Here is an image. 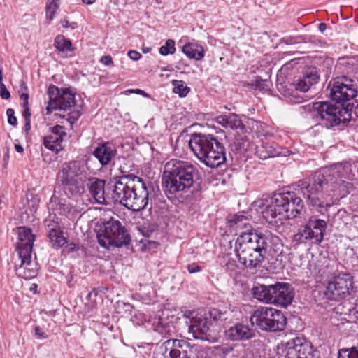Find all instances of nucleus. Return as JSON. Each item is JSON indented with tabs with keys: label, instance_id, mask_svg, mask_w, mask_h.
Returning <instances> with one entry per match:
<instances>
[{
	"label": "nucleus",
	"instance_id": "obj_22",
	"mask_svg": "<svg viewBox=\"0 0 358 358\" xmlns=\"http://www.w3.org/2000/svg\"><path fill=\"white\" fill-rule=\"evenodd\" d=\"M305 227L313 238V243H320L324 238V234L327 228V222L324 220L319 219L316 216H311L306 224Z\"/></svg>",
	"mask_w": 358,
	"mask_h": 358
},
{
	"label": "nucleus",
	"instance_id": "obj_41",
	"mask_svg": "<svg viewBox=\"0 0 358 358\" xmlns=\"http://www.w3.org/2000/svg\"><path fill=\"white\" fill-rule=\"evenodd\" d=\"M58 0H48L46 6V17L52 20L54 18L55 14L58 8Z\"/></svg>",
	"mask_w": 358,
	"mask_h": 358
},
{
	"label": "nucleus",
	"instance_id": "obj_30",
	"mask_svg": "<svg viewBox=\"0 0 358 358\" xmlns=\"http://www.w3.org/2000/svg\"><path fill=\"white\" fill-rule=\"evenodd\" d=\"M263 236L268 237V248L269 247V252L272 256H278L282 252V243L278 236H273L270 233L262 234Z\"/></svg>",
	"mask_w": 358,
	"mask_h": 358
},
{
	"label": "nucleus",
	"instance_id": "obj_13",
	"mask_svg": "<svg viewBox=\"0 0 358 358\" xmlns=\"http://www.w3.org/2000/svg\"><path fill=\"white\" fill-rule=\"evenodd\" d=\"M330 97L337 103H343L353 99L357 95V86L354 80L345 76L337 78L333 83Z\"/></svg>",
	"mask_w": 358,
	"mask_h": 358
},
{
	"label": "nucleus",
	"instance_id": "obj_4",
	"mask_svg": "<svg viewBox=\"0 0 358 358\" xmlns=\"http://www.w3.org/2000/svg\"><path fill=\"white\" fill-rule=\"evenodd\" d=\"M268 237L254 229L242 231L238 236L235 251L240 264L246 268H255L265 259L268 250Z\"/></svg>",
	"mask_w": 358,
	"mask_h": 358
},
{
	"label": "nucleus",
	"instance_id": "obj_8",
	"mask_svg": "<svg viewBox=\"0 0 358 358\" xmlns=\"http://www.w3.org/2000/svg\"><path fill=\"white\" fill-rule=\"evenodd\" d=\"M250 322L262 330L277 331L284 329L287 318L281 310L271 307H259L252 314Z\"/></svg>",
	"mask_w": 358,
	"mask_h": 358
},
{
	"label": "nucleus",
	"instance_id": "obj_54",
	"mask_svg": "<svg viewBox=\"0 0 358 358\" xmlns=\"http://www.w3.org/2000/svg\"><path fill=\"white\" fill-rule=\"evenodd\" d=\"M122 305L123 308L124 309L125 312H128L129 313H131L133 306L130 303H122Z\"/></svg>",
	"mask_w": 358,
	"mask_h": 358
},
{
	"label": "nucleus",
	"instance_id": "obj_31",
	"mask_svg": "<svg viewBox=\"0 0 358 358\" xmlns=\"http://www.w3.org/2000/svg\"><path fill=\"white\" fill-rule=\"evenodd\" d=\"M54 47L59 52L67 55L73 48L71 41L63 35H57L54 40Z\"/></svg>",
	"mask_w": 358,
	"mask_h": 358
},
{
	"label": "nucleus",
	"instance_id": "obj_3",
	"mask_svg": "<svg viewBox=\"0 0 358 358\" xmlns=\"http://www.w3.org/2000/svg\"><path fill=\"white\" fill-rule=\"evenodd\" d=\"M197 169L187 161L171 159L166 163L162 178L164 192L169 199L189 192Z\"/></svg>",
	"mask_w": 358,
	"mask_h": 358
},
{
	"label": "nucleus",
	"instance_id": "obj_45",
	"mask_svg": "<svg viewBox=\"0 0 358 358\" xmlns=\"http://www.w3.org/2000/svg\"><path fill=\"white\" fill-rule=\"evenodd\" d=\"M0 96L3 99H8L10 97V92L8 90L4 84L0 85Z\"/></svg>",
	"mask_w": 358,
	"mask_h": 358
},
{
	"label": "nucleus",
	"instance_id": "obj_51",
	"mask_svg": "<svg viewBox=\"0 0 358 358\" xmlns=\"http://www.w3.org/2000/svg\"><path fill=\"white\" fill-rule=\"evenodd\" d=\"M127 92L130 94L134 93V94H141V95L143 96L144 97H150V95L148 93H146L145 91H143L141 89H131V90H128Z\"/></svg>",
	"mask_w": 358,
	"mask_h": 358
},
{
	"label": "nucleus",
	"instance_id": "obj_2",
	"mask_svg": "<svg viewBox=\"0 0 358 358\" xmlns=\"http://www.w3.org/2000/svg\"><path fill=\"white\" fill-rule=\"evenodd\" d=\"M335 172L329 168L320 169L308 180L298 181L296 190L306 199L308 205L324 208L328 206L326 201L331 199L337 189Z\"/></svg>",
	"mask_w": 358,
	"mask_h": 358
},
{
	"label": "nucleus",
	"instance_id": "obj_39",
	"mask_svg": "<svg viewBox=\"0 0 358 358\" xmlns=\"http://www.w3.org/2000/svg\"><path fill=\"white\" fill-rule=\"evenodd\" d=\"M338 358H358V345L341 350Z\"/></svg>",
	"mask_w": 358,
	"mask_h": 358
},
{
	"label": "nucleus",
	"instance_id": "obj_21",
	"mask_svg": "<svg viewBox=\"0 0 358 358\" xmlns=\"http://www.w3.org/2000/svg\"><path fill=\"white\" fill-rule=\"evenodd\" d=\"M66 136L65 128L61 125H56L51 129V133L44 138V145L57 153L63 148V138Z\"/></svg>",
	"mask_w": 358,
	"mask_h": 358
},
{
	"label": "nucleus",
	"instance_id": "obj_12",
	"mask_svg": "<svg viewBox=\"0 0 358 358\" xmlns=\"http://www.w3.org/2000/svg\"><path fill=\"white\" fill-rule=\"evenodd\" d=\"M188 320L185 323L188 324V331L192 334L196 339L214 341V337L210 334V327L212 325V317H210V312L201 310L199 312L189 311L184 315Z\"/></svg>",
	"mask_w": 358,
	"mask_h": 358
},
{
	"label": "nucleus",
	"instance_id": "obj_5",
	"mask_svg": "<svg viewBox=\"0 0 358 358\" xmlns=\"http://www.w3.org/2000/svg\"><path fill=\"white\" fill-rule=\"evenodd\" d=\"M112 199L129 210L140 211L148 205L149 193L145 182L136 176L122 178L112 187Z\"/></svg>",
	"mask_w": 358,
	"mask_h": 358
},
{
	"label": "nucleus",
	"instance_id": "obj_55",
	"mask_svg": "<svg viewBox=\"0 0 358 358\" xmlns=\"http://www.w3.org/2000/svg\"><path fill=\"white\" fill-rule=\"evenodd\" d=\"M96 295H97V293L96 292H94V291L90 292L86 296V300L90 301L91 300V299L92 298V296H96Z\"/></svg>",
	"mask_w": 358,
	"mask_h": 358
},
{
	"label": "nucleus",
	"instance_id": "obj_50",
	"mask_svg": "<svg viewBox=\"0 0 358 358\" xmlns=\"http://www.w3.org/2000/svg\"><path fill=\"white\" fill-rule=\"evenodd\" d=\"M127 55L133 61H138L141 57V55L136 50H129Z\"/></svg>",
	"mask_w": 358,
	"mask_h": 358
},
{
	"label": "nucleus",
	"instance_id": "obj_1",
	"mask_svg": "<svg viewBox=\"0 0 358 358\" xmlns=\"http://www.w3.org/2000/svg\"><path fill=\"white\" fill-rule=\"evenodd\" d=\"M57 181L63 186L65 193L78 197L85 192L86 182L90 195L99 204L109 203L110 197L105 192V181L91 176L86 161L72 160L61 165L57 174Z\"/></svg>",
	"mask_w": 358,
	"mask_h": 358
},
{
	"label": "nucleus",
	"instance_id": "obj_27",
	"mask_svg": "<svg viewBox=\"0 0 358 358\" xmlns=\"http://www.w3.org/2000/svg\"><path fill=\"white\" fill-rule=\"evenodd\" d=\"M182 52L189 59L201 60L204 57L205 51L203 48L195 43H187L182 49Z\"/></svg>",
	"mask_w": 358,
	"mask_h": 358
},
{
	"label": "nucleus",
	"instance_id": "obj_6",
	"mask_svg": "<svg viewBox=\"0 0 358 358\" xmlns=\"http://www.w3.org/2000/svg\"><path fill=\"white\" fill-rule=\"evenodd\" d=\"M48 94L49 101L45 108L46 115L55 112L54 116L64 118L67 115L66 120L71 124L78 120L80 115V113H71V109L76 104L74 93L69 89L60 90L57 87L50 85L48 90Z\"/></svg>",
	"mask_w": 358,
	"mask_h": 358
},
{
	"label": "nucleus",
	"instance_id": "obj_42",
	"mask_svg": "<svg viewBox=\"0 0 358 358\" xmlns=\"http://www.w3.org/2000/svg\"><path fill=\"white\" fill-rule=\"evenodd\" d=\"M28 94L24 92V118L25 119V127L26 130L30 129V117L31 113L29 111V109L27 107L28 103Z\"/></svg>",
	"mask_w": 358,
	"mask_h": 358
},
{
	"label": "nucleus",
	"instance_id": "obj_33",
	"mask_svg": "<svg viewBox=\"0 0 358 358\" xmlns=\"http://www.w3.org/2000/svg\"><path fill=\"white\" fill-rule=\"evenodd\" d=\"M248 218L243 215H234L232 218L229 219L228 222L229 226L236 229H245L243 231H247L252 227L248 224L246 221Z\"/></svg>",
	"mask_w": 358,
	"mask_h": 358
},
{
	"label": "nucleus",
	"instance_id": "obj_60",
	"mask_svg": "<svg viewBox=\"0 0 358 358\" xmlns=\"http://www.w3.org/2000/svg\"><path fill=\"white\" fill-rule=\"evenodd\" d=\"M2 81H3V72H2V70L0 69V85L3 84Z\"/></svg>",
	"mask_w": 358,
	"mask_h": 358
},
{
	"label": "nucleus",
	"instance_id": "obj_53",
	"mask_svg": "<svg viewBox=\"0 0 358 358\" xmlns=\"http://www.w3.org/2000/svg\"><path fill=\"white\" fill-rule=\"evenodd\" d=\"M15 149L17 152L22 153V146L20 144V142L18 139H16L14 143Z\"/></svg>",
	"mask_w": 358,
	"mask_h": 358
},
{
	"label": "nucleus",
	"instance_id": "obj_63",
	"mask_svg": "<svg viewBox=\"0 0 358 358\" xmlns=\"http://www.w3.org/2000/svg\"><path fill=\"white\" fill-rule=\"evenodd\" d=\"M6 157H8V154H5L4 160H6Z\"/></svg>",
	"mask_w": 358,
	"mask_h": 358
},
{
	"label": "nucleus",
	"instance_id": "obj_37",
	"mask_svg": "<svg viewBox=\"0 0 358 358\" xmlns=\"http://www.w3.org/2000/svg\"><path fill=\"white\" fill-rule=\"evenodd\" d=\"M172 85L173 86V92L175 94H178L180 97L186 96L189 92V87L182 80H173Z\"/></svg>",
	"mask_w": 358,
	"mask_h": 358
},
{
	"label": "nucleus",
	"instance_id": "obj_17",
	"mask_svg": "<svg viewBox=\"0 0 358 358\" xmlns=\"http://www.w3.org/2000/svg\"><path fill=\"white\" fill-rule=\"evenodd\" d=\"M35 236L31 229L24 227V279L33 278L37 275V264L31 262V250Z\"/></svg>",
	"mask_w": 358,
	"mask_h": 358
},
{
	"label": "nucleus",
	"instance_id": "obj_25",
	"mask_svg": "<svg viewBox=\"0 0 358 358\" xmlns=\"http://www.w3.org/2000/svg\"><path fill=\"white\" fill-rule=\"evenodd\" d=\"M225 334L231 340L240 341L252 338L253 332L248 326L238 323L228 329Z\"/></svg>",
	"mask_w": 358,
	"mask_h": 358
},
{
	"label": "nucleus",
	"instance_id": "obj_14",
	"mask_svg": "<svg viewBox=\"0 0 358 358\" xmlns=\"http://www.w3.org/2000/svg\"><path fill=\"white\" fill-rule=\"evenodd\" d=\"M194 346L184 339L169 338L160 346L164 358H192Z\"/></svg>",
	"mask_w": 358,
	"mask_h": 358
},
{
	"label": "nucleus",
	"instance_id": "obj_26",
	"mask_svg": "<svg viewBox=\"0 0 358 358\" xmlns=\"http://www.w3.org/2000/svg\"><path fill=\"white\" fill-rule=\"evenodd\" d=\"M215 121L217 124L225 128L239 129L241 131L245 129V125L241 119L235 113H230L228 115H219L215 118Z\"/></svg>",
	"mask_w": 358,
	"mask_h": 358
},
{
	"label": "nucleus",
	"instance_id": "obj_20",
	"mask_svg": "<svg viewBox=\"0 0 358 358\" xmlns=\"http://www.w3.org/2000/svg\"><path fill=\"white\" fill-rule=\"evenodd\" d=\"M206 155L200 162L211 168L220 166L226 160L225 148L218 140L214 143L212 149H208Z\"/></svg>",
	"mask_w": 358,
	"mask_h": 358
},
{
	"label": "nucleus",
	"instance_id": "obj_48",
	"mask_svg": "<svg viewBox=\"0 0 358 358\" xmlns=\"http://www.w3.org/2000/svg\"><path fill=\"white\" fill-rule=\"evenodd\" d=\"M187 270L190 273H195L201 271V268L196 264H190L187 265Z\"/></svg>",
	"mask_w": 358,
	"mask_h": 358
},
{
	"label": "nucleus",
	"instance_id": "obj_16",
	"mask_svg": "<svg viewBox=\"0 0 358 358\" xmlns=\"http://www.w3.org/2000/svg\"><path fill=\"white\" fill-rule=\"evenodd\" d=\"M285 358H313L310 343L304 338L295 337L285 345Z\"/></svg>",
	"mask_w": 358,
	"mask_h": 358
},
{
	"label": "nucleus",
	"instance_id": "obj_46",
	"mask_svg": "<svg viewBox=\"0 0 358 358\" xmlns=\"http://www.w3.org/2000/svg\"><path fill=\"white\" fill-rule=\"evenodd\" d=\"M34 335L38 338H41V339H43V338H46L48 337L47 334L43 331V330L42 329V328H41L40 327L38 326H36L35 328H34Z\"/></svg>",
	"mask_w": 358,
	"mask_h": 358
},
{
	"label": "nucleus",
	"instance_id": "obj_32",
	"mask_svg": "<svg viewBox=\"0 0 358 358\" xmlns=\"http://www.w3.org/2000/svg\"><path fill=\"white\" fill-rule=\"evenodd\" d=\"M256 153L259 158L265 159L268 157H274L279 152L276 151L273 146L267 143H262L257 146Z\"/></svg>",
	"mask_w": 358,
	"mask_h": 358
},
{
	"label": "nucleus",
	"instance_id": "obj_57",
	"mask_svg": "<svg viewBox=\"0 0 358 358\" xmlns=\"http://www.w3.org/2000/svg\"><path fill=\"white\" fill-rule=\"evenodd\" d=\"M352 315L355 316V317L358 321V304L355 307Z\"/></svg>",
	"mask_w": 358,
	"mask_h": 358
},
{
	"label": "nucleus",
	"instance_id": "obj_29",
	"mask_svg": "<svg viewBox=\"0 0 358 358\" xmlns=\"http://www.w3.org/2000/svg\"><path fill=\"white\" fill-rule=\"evenodd\" d=\"M14 231L18 235V242L15 245V251L17 253L18 258L20 260V264H15V268L16 271V275L17 277L21 278L22 274L20 272L21 267L22 266V227H18L16 229H13Z\"/></svg>",
	"mask_w": 358,
	"mask_h": 358
},
{
	"label": "nucleus",
	"instance_id": "obj_40",
	"mask_svg": "<svg viewBox=\"0 0 358 358\" xmlns=\"http://www.w3.org/2000/svg\"><path fill=\"white\" fill-rule=\"evenodd\" d=\"M175 51V41L172 39H168L165 45L160 47L159 50V53L163 56L173 54Z\"/></svg>",
	"mask_w": 358,
	"mask_h": 358
},
{
	"label": "nucleus",
	"instance_id": "obj_64",
	"mask_svg": "<svg viewBox=\"0 0 358 358\" xmlns=\"http://www.w3.org/2000/svg\"><path fill=\"white\" fill-rule=\"evenodd\" d=\"M90 306L91 307H93V306H94V303H92Z\"/></svg>",
	"mask_w": 358,
	"mask_h": 358
},
{
	"label": "nucleus",
	"instance_id": "obj_11",
	"mask_svg": "<svg viewBox=\"0 0 358 358\" xmlns=\"http://www.w3.org/2000/svg\"><path fill=\"white\" fill-rule=\"evenodd\" d=\"M288 201L289 199L283 198L282 194H278L266 202L263 200L256 201L254 205L261 209L263 217L268 222L278 225L287 220L289 215L285 205L288 204Z\"/></svg>",
	"mask_w": 358,
	"mask_h": 358
},
{
	"label": "nucleus",
	"instance_id": "obj_44",
	"mask_svg": "<svg viewBox=\"0 0 358 358\" xmlns=\"http://www.w3.org/2000/svg\"><path fill=\"white\" fill-rule=\"evenodd\" d=\"M6 115L8 117V123L12 126H16L17 124V120L15 116L14 110L12 108H8L6 110Z\"/></svg>",
	"mask_w": 358,
	"mask_h": 358
},
{
	"label": "nucleus",
	"instance_id": "obj_52",
	"mask_svg": "<svg viewBox=\"0 0 358 358\" xmlns=\"http://www.w3.org/2000/svg\"><path fill=\"white\" fill-rule=\"evenodd\" d=\"M29 287V289L30 290V292H31L33 294H36V289H37V285L36 283H32V284H30L29 282L26 283V284H24V287Z\"/></svg>",
	"mask_w": 358,
	"mask_h": 358
},
{
	"label": "nucleus",
	"instance_id": "obj_18",
	"mask_svg": "<svg viewBox=\"0 0 358 358\" xmlns=\"http://www.w3.org/2000/svg\"><path fill=\"white\" fill-rule=\"evenodd\" d=\"M217 141V139L212 134L194 133L190 136L189 145L194 155L201 161Z\"/></svg>",
	"mask_w": 358,
	"mask_h": 358
},
{
	"label": "nucleus",
	"instance_id": "obj_34",
	"mask_svg": "<svg viewBox=\"0 0 358 358\" xmlns=\"http://www.w3.org/2000/svg\"><path fill=\"white\" fill-rule=\"evenodd\" d=\"M48 236L50 243L55 248H62L66 243V240L62 236V232L55 229H50Z\"/></svg>",
	"mask_w": 358,
	"mask_h": 358
},
{
	"label": "nucleus",
	"instance_id": "obj_62",
	"mask_svg": "<svg viewBox=\"0 0 358 358\" xmlns=\"http://www.w3.org/2000/svg\"><path fill=\"white\" fill-rule=\"evenodd\" d=\"M19 97L20 99H22V93H20V92H19Z\"/></svg>",
	"mask_w": 358,
	"mask_h": 358
},
{
	"label": "nucleus",
	"instance_id": "obj_47",
	"mask_svg": "<svg viewBox=\"0 0 358 358\" xmlns=\"http://www.w3.org/2000/svg\"><path fill=\"white\" fill-rule=\"evenodd\" d=\"M61 24L64 28L70 27L72 29H75L76 28L78 27V24L76 22H73L70 23L67 19H64L63 20H62Z\"/></svg>",
	"mask_w": 358,
	"mask_h": 358
},
{
	"label": "nucleus",
	"instance_id": "obj_7",
	"mask_svg": "<svg viewBox=\"0 0 358 358\" xmlns=\"http://www.w3.org/2000/svg\"><path fill=\"white\" fill-rule=\"evenodd\" d=\"M255 296L260 301L287 307L291 304L294 292L288 283L277 282L275 285H258L253 288Z\"/></svg>",
	"mask_w": 358,
	"mask_h": 358
},
{
	"label": "nucleus",
	"instance_id": "obj_23",
	"mask_svg": "<svg viewBox=\"0 0 358 358\" xmlns=\"http://www.w3.org/2000/svg\"><path fill=\"white\" fill-rule=\"evenodd\" d=\"M116 153L115 146L109 142L98 144L93 151V155L99 160L102 166L108 165Z\"/></svg>",
	"mask_w": 358,
	"mask_h": 358
},
{
	"label": "nucleus",
	"instance_id": "obj_59",
	"mask_svg": "<svg viewBox=\"0 0 358 358\" xmlns=\"http://www.w3.org/2000/svg\"><path fill=\"white\" fill-rule=\"evenodd\" d=\"M83 2L85 4H88V5H90V4H92L95 0H82Z\"/></svg>",
	"mask_w": 358,
	"mask_h": 358
},
{
	"label": "nucleus",
	"instance_id": "obj_10",
	"mask_svg": "<svg viewBox=\"0 0 358 358\" xmlns=\"http://www.w3.org/2000/svg\"><path fill=\"white\" fill-rule=\"evenodd\" d=\"M99 244L109 249L120 248L129 243L130 236L119 220L110 219L103 224V229L97 234Z\"/></svg>",
	"mask_w": 358,
	"mask_h": 358
},
{
	"label": "nucleus",
	"instance_id": "obj_36",
	"mask_svg": "<svg viewBox=\"0 0 358 358\" xmlns=\"http://www.w3.org/2000/svg\"><path fill=\"white\" fill-rule=\"evenodd\" d=\"M251 85L254 87L255 90L263 92H268L271 91L272 83L268 79H262L258 77L252 82Z\"/></svg>",
	"mask_w": 358,
	"mask_h": 358
},
{
	"label": "nucleus",
	"instance_id": "obj_58",
	"mask_svg": "<svg viewBox=\"0 0 358 358\" xmlns=\"http://www.w3.org/2000/svg\"><path fill=\"white\" fill-rule=\"evenodd\" d=\"M71 248H70V250L71 251H74V250H77L78 249V245L75 244V243H71L70 245Z\"/></svg>",
	"mask_w": 358,
	"mask_h": 358
},
{
	"label": "nucleus",
	"instance_id": "obj_24",
	"mask_svg": "<svg viewBox=\"0 0 358 358\" xmlns=\"http://www.w3.org/2000/svg\"><path fill=\"white\" fill-rule=\"evenodd\" d=\"M283 198L289 199L288 204L285 205L287 212V220L296 217L303 209V203L301 199L296 196L295 192H287L282 194Z\"/></svg>",
	"mask_w": 358,
	"mask_h": 358
},
{
	"label": "nucleus",
	"instance_id": "obj_9",
	"mask_svg": "<svg viewBox=\"0 0 358 358\" xmlns=\"http://www.w3.org/2000/svg\"><path fill=\"white\" fill-rule=\"evenodd\" d=\"M306 108L313 117L321 121V124L327 128L337 126L345 120L343 114H346L347 110L342 106L320 101L306 106Z\"/></svg>",
	"mask_w": 358,
	"mask_h": 358
},
{
	"label": "nucleus",
	"instance_id": "obj_56",
	"mask_svg": "<svg viewBox=\"0 0 358 358\" xmlns=\"http://www.w3.org/2000/svg\"><path fill=\"white\" fill-rule=\"evenodd\" d=\"M318 29H319V30H320V32H322H322H324V31L326 30V29H327V25H326V24H325V23H323V22H322V23H320V24H319Z\"/></svg>",
	"mask_w": 358,
	"mask_h": 358
},
{
	"label": "nucleus",
	"instance_id": "obj_49",
	"mask_svg": "<svg viewBox=\"0 0 358 358\" xmlns=\"http://www.w3.org/2000/svg\"><path fill=\"white\" fill-rule=\"evenodd\" d=\"M100 62L106 66L112 65L113 62L110 55H104L100 58Z\"/></svg>",
	"mask_w": 358,
	"mask_h": 358
},
{
	"label": "nucleus",
	"instance_id": "obj_43",
	"mask_svg": "<svg viewBox=\"0 0 358 358\" xmlns=\"http://www.w3.org/2000/svg\"><path fill=\"white\" fill-rule=\"evenodd\" d=\"M285 95L287 96L290 101L294 103L302 102V99L296 94V92L288 89L285 92Z\"/></svg>",
	"mask_w": 358,
	"mask_h": 358
},
{
	"label": "nucleus",
	"instance_id": "obj_38",
	"mask_svg": "<svg viewBox=\"0 0 358 358\" xmlns=\"http://www.w3.org/2000/svg\"><path fill=\"white\" fill-rule=\"evenodd\" d=\"M293 241L296 243H305L307 241H311L313 242V238L310 235V232L307 230L304 227L303 229H301L294 235Z\"/></svg>",
	"mask_w": 358,
	"mask_h": 358
},
{
	"label": "nucleus",
	"instance_id": "obj_19",
	"mask_svg": "<svg viewBox=\"0 0 358 358\" xmlns=\"http://www.w3.org/2000/svg\"><path fill=\"white\" fill-rule=\"evenodd\" d=\"M319 80V75L315 68H308L301 76L293 80L291 84L296 91L308 92Z\"/></svg>",
	"mask_w": 358,
	"mask_h": 358
},
{
	"label": "nucleus",
	"instance_id": "obj_28",
	"mask_svg": "<svg viewBox=\"0 0 358 358\" xmlns=\"http://www.w3.org/2000/svg\"><path fill=\"white\" fill-rule=\"evenodd\" d=\"M209 312L210 317H212L214 320L216 321L230 322L236 317V313L234 312V310H232L230 308H224L223 309L213 308L210 310Z\"/></svg>",
	"mask_w": 358,
	"mask_h": 358
},
{
	"label": "nucleus",
	"instance_id": "obj_15",
	"mask_svg": "<svg viewBox=\"0 0 358 358\" xmlns=\"http://www.w3.org/2000/svg\"><path fill=\"white\" fill-rule=\"evenodd\" d=\"M352 285V280L349 274H339L329 281L324 294L330 300H339L349 293Z\"/></svg>",
	"mask_w": 358,
	"mask_h": 358
},
{
	"label": "nucleus",
	"instance_id": "obj_61",
	"mask_svg": "<svg viewBox=\"0 0 358 358\" xmlns=\"http://www.w3.org/2000/svg\"><path fill=\"white\" fill-rule=\"evenodd\" d=\"M150 48H145L143 49V51L144 53H148L150 52Z\"/></svg>",
	"mask_w": 358,
	"mask_h": 358
},
{
	"label": "nucleus",
	"instance_id": "obj_35",
	"mask_svg": "<svg viewBox=\"0 0 358 358\" xmlns=\"http://www.w3.org/2000/svg\"><path fill=\"white\" fill-rule=\"evenodd\" d=\"M155 330L164 336H171L174 334V327L172 324L159 320Z\"/></svg>",
	"mask_w": 358,
	"mask_h": 358
}]
</instances>
